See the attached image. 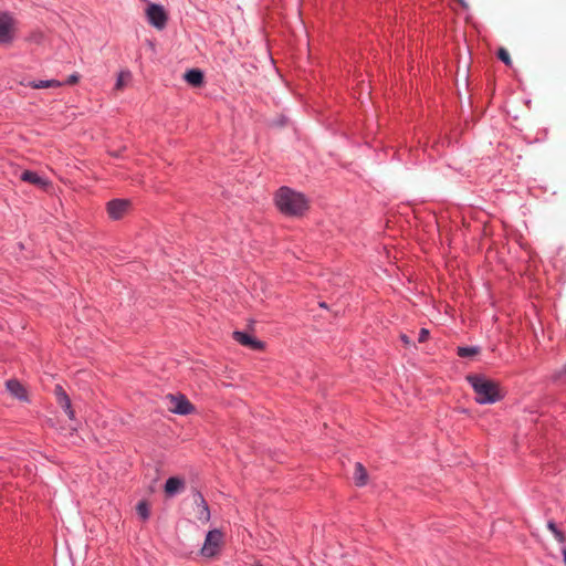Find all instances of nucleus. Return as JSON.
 <instances>
[{"instance_id":"obj_23","label":"nucleus","mask_w":566,"mask_h":566,"mask_svg":"<svg viewBox=\"0 0 566 566\" xmlns=\"http://www.w3.org/2000/svg\"><path fill=\"white\" fill-rule=\"evenodd\" d=\"M78 80H80L78 74H76V73L75 74H71L69 76V78L66 80V84L74 85V84H76L78 82Z\"/></svg>"},{"instance_id":"obj_4","label":"nucleus","mask_w":566,"mask_h":566,"mask_svg":"<svg viewBox=\"0 0 566 566\" xmlns=\"http://www.w3.org/2000/svg\"><path fill=\"white\" fill-rule=\"evenodd\" d=\"M169 411L178 415H189L195 410V407L184 395H167Z\"/></svg>"},{"instance_id":"obj_13","label":"nucleus","mask_w":566,"mask_h":566,"mask_svg":"<svg viewBox=\"0 0 566 566\" xmlns=\"http://www.w3.org/2000/svg\"><path fill=\"white\" fill-rule=\"evenodd\" d=\"M6 386L12 396L21 400L27 399L25 389L18 380L10 379L6 382Z\"/></svg>"},{"instance_id":"obj_22","label":"nucleus","mask_w":566,"mask_h":566,"mask_svg":"<svg viewBox=\"0 0 566 566\" xmlns=\"http://www.w3.org/2000/svg\"><path fill=\"white\" fill-rule=\"evenodd\" d=\"M428 337H429V331L426 328H421V331L419 333L418 342L423 343L428 339Z\"/></svg>"},{"instance_id":"obj_17","label":"nucleus","mask_w":566,"mask_h":566,"mask_svg":"<svg viewBox=\"0 0 566 566\" xmlns=\"http://www.w3.org/2000/svg\"><path fill=\"white\" fill-rule=\"evenodd\" d=\"M132 73L128 70L120 71L115 84L116 91H123L124 87L130 82Z\"/></svg>"},{"instance_id":"obj_26","label":"nucleus","mask_w":566,"mask_h":566,"mask_svg":"<svg viewBox=\"0 0 566 566\" xmlns=\"http://www.w3.org/2000/svg\"><path fill=\"white\" fill-rule=\"evenodd\" d=\"M401 340L406 344V345H409L411 343L410 338L407 336V335H401Z\"/></svg>"},{"instance_id":"obj_11","label":"nucleus","mask_w":566,"mask_h":566,"mask_svg":"<svg viewBox=\"0 0 566 566\" xmlns=\"http://www.w3.org/2000/svg\"><path fill=\"white\" fill-rule=\"evenodd\" d=\"M20 178H21V180H23L25 182L35 185V186L41 187V188H45V187L49 186V181L48 180L43 179L36 172L31 171V170H24L21 174Z\"/></svg>"},{"instance_id":"obj_3","label":"nucleus","mask_w":566,"mask_h":566,"mask_svg":"<svg viewBox=\"0 0 566 566\" xmlns=\"http://www.w3.org/2000/svg\"><path fill=\"white\" fill-rule=\"evenodd\" d=\"M17 33V21L15 19L4 12L0 14V45H10Z\"/></svg>"},{"instance_id":"obj_2","label":"nucleus","mask_w":566,"mask_h":566,"mask_svg":"<svg viewBox=\"0 0 566 566\" xmlns=\"http://www.w3.org/2000/svg\"><path fill=\"white\" fill-rule=\"evenodd\" d=\"M467 380L474 389L476 395L475 400L478 403H494L502 398L497 382L481 375H468Z\"/></svg>"},{"instance_id":"obj_28","label":"nucleus","mask_w":566,"mask_h":566,"mask_svg":"<svg viewBox=\"0 0 566 566\" xmlns=\"http://www.w3.org/2000/svg\"><path fill=\"white\" fill-rule=\"evenodd\" d=\"M41 38H42V35H41V34H39V35H36V36L34 38V40L39 43V42H40V40H41Z\"/></svg>"},{"instance_id":"obj_6","label":"nucleus","mask_w":566,"mask_h":566,"mask_svg":"<svg viewBox=\"0 0 566 566\" xmlns=\"http://www.w3.org/2000/svg\"><path fill=\"white\" fill-rule=\"evenodd\" d=\"M146 15L148 18L149 23L153 27L157 28L158 30L164 29L167 24V20H168L167 13H166L165 9L159 4H156V3L148 4V7L146 9Z\"/></svg>"},{"instance_id":"obj_9","label":"nucleus","mask_w":566,"mask_h":566,"mask_svg":"<svg viewBox=\"0 0 566 566\" xmlns=\"http://www.w3.org/2000/svg\"><path fill=\"white\" fill-rule=\"evenodd\" d=\"M54 395L56 397V401L60 407L66 412L70 419L74 418V410L72 409L71 399L62 388V386L56 385L54 388Z\"/></svg>"},{"instance_id":"obj_29","label":"nucleus","mask_w":566,"mask_h":566,"mask_svg":"<svg viewBox=\"0 0 566 566\" xmlns=\"http://www.w3.org/2000/svg\"><path fill=\"white\" fill-rule=\"evenodd\" d=\"M563 555H564V563L566 565V548L563 549Z\"/></svg>"},{"instance_id":"obj_8","label":"nucleus","mask_w":566,"mask_h":566,"mask_svg":"<svg viewBox=\"0 0 566 566\" xmlns=\"http://www.w3.org/2000/svg\"><path fill=\"white\" fill-rule=\"evenodd\" d=\"M232 337L242 346L249 347L254 350H261L264 347V344L261 340L243 332L235 331L232 333Z\"/></svg>"},{"instance_id":"obj_18","label":"nucleus","mask_w":566,"mask_h":566,"mask_svg":"<svg viewBox=\"0 0 566 566\" xmlns=\"http://www.w3.org/2000/svg\"><path fill=\"white\" fill-rule=\"evenodd\" d=\"M480 353V348L472 346V347H458L457 354L462 357H473Z\"/></svg>"},{"instance_id":"obj_14","label":"nucleus","mask_w":566,"mask_h":566,"mask_svg":"<svg viewBox=\"0 0 566 566\" xmlns=\"http://www.w3.org/2000/svg\"><path fill=\"white\" fill-rule=\"evenodd\" d=\"M354 481L358 486L365 485L368 481L367 471L360 462L355 463Z\"/></svg>"},{"instance_id":"obj_27","label":"nucleus","mask_w":566,"mask_h":566,"mask_svg":"<svg viewBox=\"0 0 566 566\" xmlns=\"http://www.w3.org/2000/svg\"><path fill=\"white\" fill-rule=\"evenodd\" d=\"M463 8L468 7V3L464 0H457Z\"/></svg>"},{"instance_id":"obj_21","label":"nucleus","mask_w":566,"mask_h":566,"mask_svg":"<svg viewBox=\"0 0 566 566\" xmlns=\"http://www.w3.org/2000/svg\"><path fill=\"white\" fill-rule=\"evenodd\" d=\"M553 379L556 381H566V363L554 371Z\"/></svg>"},{"instance_id":"obj_1","label":"nucleus","mask_w":566,"mask_h":566,"mask_svg":"<svg viewBox=\"0 0 566 566\" xmlns=\"http://www.w3.org/2000/svg\"><path fill=\"white\" fill-rule=\"evenodd\" d=\"M275 202L282 213L291 217H301L308 209L305 196L287 187L280 188Z\"/></svg>"},{"instance_id":"obj_10","label":"nucleus","mask_w":566,"mask_h":566,"mask_svg":"<svg viewBox=\"0 0 566 566\" xmlns=\"http://www.w3.org/2000/svg\"><path fill=\"white\" fill-rule=\"evenodd\" d=\"M185 489V481L180 478H169L165 484V492L168 496H172L176 493Z\"/></svg>"},{"instance_id":"obj_12","label":"nucleus","mask_w":566,"mask_h":566,"mask_svg":"<svg viewBox=\"0 0 566 566\" xmlns=\"http://www.w3.org/2000/svg\"><path fill=\"white\" fill-rule=\"evenodd\" d=\"M184 78L188 84L199 87L203 84V73L199 69H191L187 71Z\"/></svg>"},{"instance_id":"obj_20","label":"nucleus","mask_w":566,"mask_h":566,"mask_svg":"<svg viewBox=\"0 0 566 566\" xmlns=\"http://www.w3.org/2000/svg\"><path fill=\"white\" fill-rule=\"evenodd\" d=\"M497 57L507 66L512 64L510 53L506 49L501 48L497 52Z\"/></svg>"},{"instance_id":"obj_24","label":"nucleus","mask_w":566,"mask_h":566,"mask_svg":"<svg viewBox=\"0 0 566 566\" xmlns=\"http://www.w3.org/2000/svg\"><path fill=\"white\" fill-rule=\"evenodd\" d=\"M554 536L560 543H563L565 541V536L559 530L554 534Z\"/></svg>"},{"instance_id":"obj_19","label":"nucleus","mask_w":566,"mask_h":566,"mask_svg":"<svg viewBox=\"0 0 566 566\" xmlns=\"http://www.w3.org/2000/svg\"><path fill=\"white\" fill-rule=\"evenodd\" d=\"M137 513L138 515L143 518V520H147L150 515V510H149V505L147 504V502L145 501H142L137 504Z\"/></svg>"},{"instance_id":"obj_5","label":"nucleus","mask_w":566,"mask_h":566,"mask_svg":"<svg viewBox=\"0 0 566 566\" xmlns=\"http://www.w3.org/2000/svg\"><path fill=\"white\" fill-rule=\"evenodd\" d=\"M222 543V533L218 530L208 532L205 544L201 548V554L206 557H213L218 554Z\"/></svg>"},{"instance_id":"obj_25","label":"nucleus","mask_w":566,"mask_h":566,"mask_svg":"<svg viewBox=\"0 0 566 566\" xmlns=\"http://www.w3.org/2000/svg\"><path fill=\"white\" fill-rule=\"evenodd\" d=\"M547 526L552 531L553 534H555L558 531V528L556 527V525L553 522H549Z\"/></svg>"},{"instance_id":"obj_15","label":"nucleus","mask_w":566,"mask_h":566,"mask_svg":"<svg viewBox=\"0 0 566 566\" xmlns=\"http://www.w3.org/2000/svg\"><path fill=\"white\" fill-rule=\"evenodd\" d=\"M28 85L32 88H49V87H60L62 86V82L57 80H46V81H32L29 82Z\"/></svg>"},{"instance_id":"obj_7","label":"nucleus","mask_w":566,"mask_h":566,"mask_svg":"<svg viewBox=\"0 0 566 566\" xmlns=\"http://www.w3.org/2000/svg\"><path fill=\"white\" fill-rule=\"evenodd\" d=\"M132 207L128 199H113L106 205V211L111 219L119 220L126 216Z\"/></svg>"},{"instance_id":"obj_16","label":"nucleus","mask_w":566,"mask_h":566,"mask_svg":"<svg viewBox=\"0 0 566 566\" xmlns=\"http://www.w3.org/2000/svg\"><path fill=\"white\" fill-rule=\"evenodd\" d=\"M196 501H199V504H198V518L201 520V521H209L210 518V512H209V507L205 501V499L199 494L198 495V499Z\"/></svg>"}]
</instances>
